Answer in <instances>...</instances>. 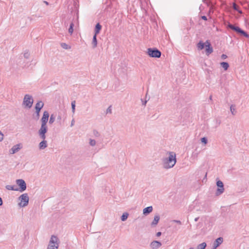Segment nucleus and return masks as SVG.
Masks as SVG:
<instances>
[{
  "mask_svg": "<svg viewBox=\"0 0 249 249\" xmlns=\"http://www.w3.org/2000/svg\"><path fill=\"white\" fill-rule=\"evenodd\" d=\"M168 156L162 159V166L165 169H170L174 166L176 160V155L174 152L168 153Z\"/></svg>",
  "mask_w": 249,
  "mask_h": 249,
  "instance_id": "nucleus-1",
  "label": "nucleus"
},
{
  "mask_svg": "<svg viewBox=\"0 0 249 249\" xmlns=\"http://www.w3.org/2000/svg\"><path fill=\"white\" fill-rule=\"evenodd\" d=\"M49 113L47 111H45L43 113L42 117L41 119V125L40 128L38 131V133H40V135H44L48 131L47 123L48 121Z\"/></svg>",
  "mask_w": 249,
  "mask_h": 249,
  "instance_id": "nucleus-2",
  "label": "nucleus"
},
{
  "mask_svg": "<svg viewBox=\"0 0 249 249\" xmlns=\"http://www.w3.org/2000/svg\"><path fill=\"white\" fill-rule=\"evenodd\" d=\"M58 238L55 235H52L47 249H58L59 246Z\"/></svg>",
  "mask_w": 249,
  "mask_h": 249,
  "instance_id": "nucleus-3",
  "label": "nucleus"
},
{
  "mask_svg": "<svg viewBox=\"0 0 249 249\" xmlns=\"http://www.w3.org/2000/svg\"><path fill=\"white\" fill-rule=\"evenodd\" d=\"M18 199L20 202L18 203V206L20 207H24L28 204L29 198L27 193L21 195Z\"/></svg>",
  "mask_w": 249,
  "mask_h": 249,
  "instance_id": "nucleus-4",
  "label": "nucleus"
},
{
  "mask_svg": "<svg viewBox=\"0 0 249 249\" xmlns=\"http://www.w3.org/2000/svg\"><path fill=\"white\" fill-rule=\"evenodd\" d=\"M147 54L151 57L159 58L161 56V52L156 48H148Z\"/></svg>",
  "mask_w": 249,
  "mask_h": 249,
  "instance_id": "nucleus-5",
  "label": "nucleus"
},
{
  "mask_svg": "<svg viewBox=\"0 0 249 249\" xmlns=\"http://www.w3.org/2000/svg\"><path fill=\"white\" fill-rule=\"evenodd\" d=\"M33 102L34 100L32 96L29 94H26L23 99V105L25 106V107L30 108L32 107Z\"/></svg>",
  "mask_w": 249,
  "mask_h": 249,
  "instance_id": "nucleus-6",
  "label": "nucleus"
},
{
  "mask_svg": "<svg viewBox=\"0 0 249 249\" xmlns=\"http://www.w3.org/2000/svg\"><path fill=\"white\" fill-rule=\"evenodd\" d=\"M39 138L42 140V141L39 142L38 147L40 150H43L46 148L47 146V142L45 140L46 138V133H44V135H40V133H38Z\"/></svg>",
  "mask_w": 249,
  "mask_h": 249,
  "instance_id": "nucleus-7",
  "label": "nucleus"
},
{
  "mask_svg": "<svg viewBox=\"0 0 249 249\" xmlns=\"http://www.w3.org/2000/svg\"><path fill=\"white\" fill-rule=\"evenodd\" d=\"M16 182L17 185L19 187L18 189L19 192H22L26 189V184L23 179H17Z\"/></svg>",
  "mask_w": 249,
  "mask_h": 249,
  "instance_id": "nucleus-8",
  "label": "nucleus"
},
{
  "mask_svg": "<svg viewBox=\"0 0 249 249\" xmlns=\"http://www.w3.org/2000/svg\"><path fill=\"white\" fill-rule=\"evenodd\" d=\"M228 26L230 29L236 31L237 33H240L241 34H242L245 37H246L247 38L249 37V35L247 33H246L245 31L241 30L239 27H235L234 25L231 24H230L228 25Z\"/></svg>",
  "mask_w": 249,
  "mask_h": 249,
  "instance_id": "nucleus-9",
  "label": "nucleus"
},
{
  "mask_svg": "<svg viewBox=\"0 0 249 249\" xmlns=\"http://www.w3.org/2000/svg\"><path fill=\"white\" fill-rule=\"evenodd\" d=\"M216 185L218 187L217 189L215 195L217 196H218L222 194L224 191V185L223 182L221 180H218L216 182Z\"/></svg>",
  "mask_w": 249,
  "mask_h": 249,
  "instance_id": "nucleus-10",
  "label": "nucleus"
},
{
  "mask_svg": "<svg viewBox=\"0 0 249 249\" xmlns=\"http://www.w3.org/2000/svg\"><path fill=\"white\" fill-rule=\"evenodd\" d=\"M22 148V144L21 143H18L14 145L9 150L11 154H14L19 151Z\"/></svg>",
  "mask_w": 249,
  "mask_h": 249,
  "instance_id": "nucleus-11",
  "label": "nucleus"
},
{
  "mask_svg": "<svg viewBox=\"0 0 249 249\" xmlns=\"http://www.w3.org/2000/svg\"><path fill=\"white\" fill-rule=\"evenodd\" d=\"M161 246V242L158 241H153L150 244V246L152 249H158L160 248Z\"/></svg>",
  "mask_w": 249,
  "mask_h": 249,
  "instance_id": "nucleus-12",
  "label": "nucleus"
},
{
  "mask_svg": "<svg viewBox=\"0 0 249 249\" xmlns=\"http://www.w3.org/2000/svg\"><path fill=\"white\" fill-rule=\"evenodd\" d=\"M205 48L206 53L207 55H209L213 52V49L212 47H211V44L208 40L205 42Z\"/></svg>",
  "mask_w": 249,
  "mask_h": 249,
  "instance_id": "nucleus-13",
  "label": "nucleus"
},
{
  "mask_svg": "<svg viewBox=\"0 0 249 249\" xmlns=\"http://www.w3.org/2000/svg\"><path fill=\"white\" fill-rule=\"evenodd\" d=\"M44 103L42 101L38 102L35 107L36 112H40L41 109L43 107Z\"/></svg>",
  "mask_w": 249,
  "mask_h": 249,
  "instance_id": "nucleus-14",
  "label": "nucleus"
},
{
  "mask_svg": "<svg viewBox=\"0 0 249 249\" xmlns=\"http://www.w3.org/2000/svg\"><path fill=\"white\" fill-rule=\"evenodd\" d=\"M223 241L222 237H219L217 238L213 243V247L217 248L220 245H221Z\"/></svg>",
  "mask_w": 249,
  "mask_h": 249,
  "instance_id": "nucleus-15",
  "label": "nucleus"
},
{
  "mask_svg": "<svg viewBox=\"0 0 249 249\" xmlns=\"http://www.w3.org/2000/svg\"><path fill=\"white\" fill-rule=\"evenodd\" d=\"M153 211L152 206H149L145 208L143 210V214L146 215L151 213Z\"/></svg>",
  "mask_w": 249,
  "mask_h": 249,
  "instance_id": "nucleus-16",
  "label": "nucleus"
},
{
  "mask_svg": "<svg viewBox=\"0 0 249 249\" xmlns=\"http://www.w3.org/2000/svg\"><path fill=\"white\" fill-rule=\"evenodd\" d=\"M101 28H102L101 25L99 23H97L95 26V30H94V35H97L99 33Z\"/></svg>",
  "mask_w": 249,
  "mask_h": 249,
  "instance_id": "nucleus-17",
  "label": "nucleus"
},
{
  "mask_svg": "<svg viewBox=\"0 0 249 249\" xmlns=\"http://www.w3.org/2000/svg\"><path fill=\"white\" fill-rule=\"evenodd\" d=\"M160 216L159 215H156L154 216V219L153 221H152L151 224L152 225H156L158 223L159 220H160Z\"/></svg>",
  "mask_w": 249,
  "mask_h": 249,
  "instance_id": "nucleus-18",
  "label": "nucleus"
},
{
  "mask_svg": "<svg viewBox=\"0 0 249 249\" xmlns=\"http://www.w3.org/2000/svg\"><path fill=\"white\" fill-rule=\"evenodd\" d=\"M96 36L97 35H94L93 37V39H92V47L93 48H95L97 47V38H96Z\"/></svg>",
  "mask_w": 249,
  "mask_h": 249,
  "instance_id": "nucleus-19",
  "label": "nucleus"
},
{
  "mask_svg": "<svg viewBox=\"0 0 249 249\" xmlns=\"http://www.w3.org/2000/svg\"><path fill=\"white\" fill-rule=\"evenodd\" d=\"M221 67L224 69L225 71L228 70L229 67V65L227 62H223L220 63Z\"/></svg>",
  "mask_w": 249,
  "mask_h": 249,
  "instance_id": "nucleus-20",
  "label": "nucleus"
},
{
  "mask_svg": "<svg viewBox=\"0 0 249 249\" xmlns=\"http://www.w3.org/2000/svg\"><path fill=\"white\" fill-rule=\"evenodd\" d=\"M5 188L8 190H13V191H18V188H15L14 186H12V185H6L5 186Z\"/></svg>",
  "mask_w": 249,
  "mask_h": 249,
  "instance_id": "nucleus-21",
  "label": "nucleus"
},
{
  "mask_svg": "<svg viewBox=\"0 0 249 249\" xmlns=\"http://www.w3.org/2000/svg\"><path fill=\"white\" fill-rule=\"evenodd\" d=\"M230 110L232 114L235 115L236 113L235 106L234 105H231L230 107Z\"/></svg>",
  "mask_w": 249,
  "mask_h": 249,
  "instance_id": "nucleus-22",
  "label": "nucleus"
},
{
  "mask_svg": "<svg viewBox=\"0 0 249 249\" xmlns=\"http://www.w3.org/2000/svg\"><path fill=\"white\" fill-rule=\"evenodd\" d=\"M197 47L198 48V49L199 50H202L204 48V47H205V43H204L202 42H199L198 44H197Z\"/></svg>",
  "mask_w": 249,
  "mask_h": 249,
  "instance_id": "nucleus-23",
  "label": "nucleus"
},
{
  "mask_svg": "<svg viewBox=\"0 0 249 249\" xmlns=\"http://www.w3.org/2000/svg\"><path fill=\"white\" fill-rule=\"evenodd\" d=\"M207 245L206 243L205 242H203L200 244H199L197 246V249H205Z\"/></svg>",
  "mask_w": 249,
  "mask_h": 249,
  "instance_id": "nucleus-24",
  "label": "nucleus"
},
{
  "mask_svg": "<svg viewBox=\"0 0 249 249\" xmlns=\"http://www.w3.org/2000/svg\"><path fill=\"white\" fill-rule=\"evenodd\" d=\"M128 216V213H124L121 216V220L123 221H125Z\"/></svg>",
  "mask_w": 249,
  "mask_h": 249,
  "instance_id": "nucleus-25",
  "label": "nucleus"
},
{
  "mask_svg": "<svg viewBox=\"0 0 249 249\" xmlns=\"http://www.w3.org/2000/svg\"><path fill=\"white\" fill-rule=\"evenodd\" d=\"M73 26H74V24L72 22L70 24V26L68 30V32L71 35H72V34L73 32Z\"/></svg>",
  "mask_w": 249,
  "mask_h": 249,
  "instance_id": "nucleus-26",
  "label": "nucleus"
},
{
  "mask_svg": "<svg viewBox=\"0 0 249 249\" xmlns=\"http://www.w3.org/2000/svg\"><path fill=\"white\" fill-rule=\"evenodd\" d=\"M55 117L53 114H52L49 119V124H52L55 121Z\"/></svg>",
  "mask_w": 249,
  "mask_h": 249,
  "instance_id": "nucleus-27",
  "label": "nucleus"
},
{
  "mask_svg": "<svg viewBox=\"0 0 249 249\" xmlns=\"http://www.w3.org/2000/svg\"><path fill=\"white\" fill-rule=\"evenodd\" d=\"M61 46L65 49H70L71 48V47L65 43H62Z\"/></svg>",
  "mask_w": 249,
  "mask_h": 249,
  "instance_id": "nucleus-28",
  "label": "nucleus"
},
{
  "mask_svg": "<svg viewBox=\"0 0 249 249\" xmlns=\"http://www.w3.org/2000/svg\"><path fill=\"white\" fill-rule=\"evenodd\" d=\"M71 109H72V113L75 112V101H73L71 102Z\"/></svg>",
  "mask_w": 249,
  "mask_h": 249,
  "instance_id": "nucleus-29",
  "label": "nucleus"
},
{
  "mask_svg": "<svg viewBox=\"0 0 249 249\" xmlns=\"http://www.w3.org/2000/svg\"><path fill=\"white\" fill-rule=\"evenodd\" d=\"M89 143L90 145L92 146H94L96 145V142L95 140L93 139H89Z\"/></svg>",
  "mask_w": 249,
  "mask_h": 249,
  "instance_id": "nucleus-30",
  "label": "nucleus"
},
{
  "mask_svg": "<svg viewBox=\"0 0 249 249\" xmlns=\"http://www.w3.org/2000/svg\"><path fill=\"white\" fill-rule=\"evenodd\" d=\"M202 143H204L205 145L208 142V140L206 138L203 137L200 140Z\"/></svg>",
  "mask_w": 249,
  "mask_h": 249,
  "instance_id": "nucleus-31",
  "label": "nucleus"
},
{
  "mask_svg": "<svg viewBox=\"0 0 249 249\" xmlns=\"http://www.w3.org/2000/svg\"><path fill=\"white\" fill-rule=\"evenodd\" d=\"M29 56H30V53L28 52H25L24 53V58H25L26 59L29 58Z\"/></svg>",
  "mask_w": 249,
  "mask_h": 249,
  "instance_id": "nucleus-32",
  "label": "nucleus"
},
{
  "mask_svg": "<svg viewBox=\"0 0 249 249\" xmlns=\"http://www.w3.org/2000/svg\"><path fill=\"white\" fill-rule=\"evenodd\" d=\"M172 222H175V223H176L179 225H181V222L180 221V220H173L172 221Z\"/></svg>",
  "mask_w": 249,
  "mask_h": 249,
  "instance_id": "nucleus-33",
  "label": "nucleus"
},
{
  "mask_svg": "<svg viewBox=\"0 0 249 249\" xmlns=\"http://www.w3.org/2000/svg\"><path fill=\"white\" fill-rule=\"evenodd\" d=\"M233 8L235 10H238V6L237 5H236L235 3H234L233 4Z\"/></svg>",
  "mask_w": 249,
  "mask_h": 249,
  "instance_id": "nucleus-34",
  "label": "nucleus"
},
{
  "mask_svg": "<svg viewBox=\"0 0 249 249\" xmlns=\"http://www.w3.org/2000/svg\"><path fill=\"white\" fill-rule=\"evenodd\" d=\"M111 113V106L109 107L107 109V113Z\"/></svg>",
  "mask_w": 249,
  "mask_h": 249,
  "instance_id": "nucleus-35",
  "label": "nucleus"
},
{
  "mask_svg": "<svg viewBox=\"0 0 249 249\" xmlns=\"http://www.w3.org/2000/svg\"><path fill=\"white\" fill-rule=\"evenodd\" d=\"M3 134L0 131V142L2 141L3 140Z\"/></svg>",
  "mask_w": 249,
  "mask_h": 249,
  "instance_id": "nucleus-36",
  "label": "nucleus"
},
{
  "mask_svg": "<svg viewBox=\"0 0 249 249\" xmlns=\"http://www.w3.org/2000/svg\"><path fill=\"white\" fill-rule=\"evenodd\" d=\"M141 101L142 103V105L143 106H145L147 103V101L146 100L143 101L142 99H141Z\"/></svg>",
  "mask_w": 249,
  "mask_h": 249,
  "instance_id": "nucleus-37",
  "label": "nucleus"
},
{
  "mask_svg": "<svg viewBox=\"0 0 249 249\" xmlns=\"http://www.w3.org/2000/svg\"><path fill=\"white\" fill-rule=\"evenodd\" d=\"M198 153H193L192 156L194 157L195 158L197 159L198 157Z\"/></svg>",
  "mask_w": 249,
  "mask_h": 249,
  "instance_id": "nucleus-38",
  "label": "nucleus"
},
{
  "mask_svg": "<svg viewBox=\"0 0 249 249\" xmlns=\"http://www.w3.org/2000/svg\"><path fill=\"white\" fill-rule=\"evenodd\" d=\"M74 123H75V121L74 120V119H73L71 122V126L72 127L74 125Z\"/></svg>",
  "mask_w": 249,
  "mask_h": 249,
  "instance_id": "nucleus-39",
  "label": "nucleus"
},
{
  "mask_svg": "<svg viewBox=\"0 0 249 249\" xmlns=\"http://www.w3.org/2000/svg\"><path fill=\"white\" fill-rule=\"evenodd\" d=\"M221 57H222V59H226L227 57V55L226 54H223L222 55Z\"/></svg>",
  "mask_w": 249,
  "mask_h": 249,
  "instance_id": "nucleus-40",
  "label": "nucleus"
},
{
  "mask_svg": "<svg viewBox=\"0 0 249 249\" xmlns=\"http://www.w3.org/2000/svg\"><path fill=\"white\" fill-rule=\"evenodd\" d=\"M202 19L205 20H206L207 19V17L205 16H203L201 17Z\"/></svg>",
  "mask_w": 249,
  "mask_h": 249,
  "instance_id": "nucleus-41",
  "label": "nucleus"
},
{
  "mask_svg": "<svg viewBox=\"0 0 249 249\" xmlns=\"http://www.w3.org/2000/svg\"><path fill=\"white\" fill-rule=\"evenodd\" d=\"M161 232H158L157 233V234H156V235H157V236H160V235H161Z\"/></svg>",
  "mask_w": 249,
  "mask_h": 249,
  "instance_id": "nucleus-42",
  "label": "nucleus"
},
{
  "mask_svg": "<svg viewBox=\"0 0 249 249\" xmlns=\"http://www.w3.org/2000/svg\"><path fill=\"white\" fill-rule=\"evenodd\" d=\"M2 205V200L1 198L0 197V206H1Z\"/></svg>",
  "mask_w": 249,
  "mask_h": 249,
  "instance_id": "nucleus-43",
  "label": "nucleus"
},
{
  "mask_svg": "<svg viewBox=\"0 0 249 249\" xmlns=\"http://www.w3.org/2000/svg\"><path fill=\"white\" fill-rule=\"evenodd\" d=\"M36 117H37V118L38 119L39 117V112L38 113H36Z\"/></svg>",
  "mask_w": 249,
  "mask_h": 249,
  "instance_id": "nucleus-44",
  "label": "nucleus"
},
{
  "mask_svg": "<svg viewBox=\"0 0 249 249\" xmlns=\"http://www.w3.org/2000/svg\"><path fill=\"white\" fill-rule=\"evenodd\" d=\"M198 219H199V217H196V218H195V221L196 222V221H197V220H198Z\"/></svg>",
  "mask_w": 249,
  "mask_h": 249,
  "instance_id": "nucleus-45",
  "label": "nucleus"
},
{
  "mask_svg": "<svg viewBox=\"0 0 249 249\" xmlns=\"http://www.w3.org/2000/svg\"><path fill=\"white\" fill-rule=\"evenodd\" d=\"M236 11H238L240 14L242 13V11L241 10H240L239 9H238V10H236Z\"/></svg>",
  "mask_w": 249,
  "mask_h": 249,
  "instance_id": "nucleus-46",
  "label": "nucleus"
},
{
  "mask_svg": "<svg viewBox=\"0 0 249 249\" xmlns=\"http://www.w3.org/2000/svg\"><path fill=\"white\" fill-rule=\"evenodd\" d=\"M57 119L58 120H61V116H58V117H57Z\"/></svg>",
  "mask_w": 249,
  "mask_h": 249,
  "instance_id": "nucleus-47",
  "label": "nucleus"
},
{
  "mask_svg": "<svg viewBox=\"0 0 249 249\" xmlns=\"http://www.w3.org/2000/svg\"><path fill=\"white\" fill-rule=\"evenodd\" d=\"M206 177H207V173L205 174V177H204V178H206Z\"/></svg>",
  "mask_w": 249,
  "mask_h": 249,
  "instance_id": "nucleus-48",
  "label": "nucleus"
},
{
  "mask_svg": "<svg viewBox=\"0 0 249 249\" xmlns=\"http://www.w3.org/2000/svg\"><path fill=\"white\" fill-rule=\"evenodd\" d=\"M217 248L213 247V249H216Z\"/></svg>",
  "mask_w": 249,
  "mask_h": 249,
  "instance_id": "nucleus-49",
  "label": "nucleus"
},
{
  "mask_svg": "<svg viewBox=\"0 0 249 249\" xmlns=\"http://www.w3.org/2000/svg\"><path fill=\"white\" fill-rule=\"evenodd\" d=\"M189 249H194L193 248H190Z\"/></svg>",
  "mask_w": 249,
  "mask_h": 249,
  "instance_id": "nucleus-50",
  "label": "nucleus"
},
{
  "mask_svg": "<svg viewBox=\"0 0 249 249\" xmlns=\"http://www.w3.org/2000/svg\"><path fill=\"white\" fill-rule=\"evenodd\" d=\"M210 99H212V96H210Z\"/></svg>",
  "mask_w": 249,
  "mask_h": 249,
  "instance_id": "nucleus-51",
  "label": "nucleus"
}]
</instances>
